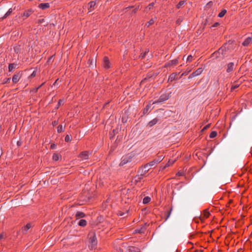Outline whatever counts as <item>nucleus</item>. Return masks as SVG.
Here are the masks:
<instances>
[{"instance_id":"nucleus-10","label":"nucleus","mask_w":252,"mask_h":252,"mask_svg":"<svg viewBox=\"0 0 252 252\" xmlns=\"http://www.w3.org/2000/svg\"><path fill=\"white\" fill-rule=\"evenodd\" d=\"M158 122V119L157 118H156L154 119L153 120H152V121H150L148 123V125L149 127H152L154 125H155Z\"/></svg>"},{"instance_id":"nucleus-51","label":"nucleus","mask_w":252,"mask_h":252,"mask_svg":"<svg viewBox=\"0 0 252 252\" xmlns=\"http://www.w3.org/2000/svg\"><path fill=\"white\" fill-rule=\"evenodd\" d=\"M43 21H44V19H39V20H38V23H42L43 22Z\"/></svg>"},{"instance_id":"nucleus-1","label":"nucleus","mask_w":252,"mask_h":252,"mask_svg":"<svg viewBox=\"0 0 252 252\" xmlns=\"http://www.w3.org/2000/svg\"><path fill=\"white\" fill-rule=\"evenodd\" d=\"M163 159V158L162 156H160L158 157L157 159H155L151 161V162L145 164L144 165V168H150L152 167L153 166L155 165L156 164H158V163H159L160 161H161Z\"/></svg>"},{"instance_id":"nucleus-23","label":"nucleus","mask_w":252,"mask_h":252,"mask_svg":"<svg viewBox=\"0 0 252 252\" xmlns=\"http://www.w3.org/2000/svg\"><path fill=\"white\" fill-rule=\"evenodd\" d=\"M150 201H151V198L149 196H146L143 198V204H148L150 202Z\"/></svg>"},{"instance_id":"nucleus-42","label":"nucleus","mask_w":252,"mask_h":252,"mask_svg":"<svg viewBox=\"0 0 252 252\" xmlns=\"http://www.w3.org/2000/svg\"><path fill=\"white\" fill-rule=\"evenodd\" d=\"M219 23L216 22L211 28H212L217 27L219 25Z\"/></svg>"},{"instance_id":"nucleus-53","label":"nucleus","mask_w":252,"mask_h":252,"mask_svg":"<svg viewBox=\"0 0 252 252\" xmlns=\"http://www.w3.org/2000/svg\"><path fill=\"white\" fill-rule=\"evenodd\" d=\"M57 81V80L54 82V83L53 84V85H55V84H56V83Z\"/></svg>"},{"instance_id":"nucleus-43","label":"nucleus","mask_w":252,"mask_h":252,"mask_svg":"<svg viewBox=\"0 0 252 252\" xmlns=\"http://www.w3.org/2000/svg\"><path fill=\"white\" fill-rule=\"evenodd\" d=\"M189 71H190V70H189V71H185V72H183V73L182 74L181 76H186V75H188V73H189Z\"/></svg>"},{"instance_id":"nucleus-21","label":"nucleus","mask_w":252,"mask_h":252,"mask_svg":"<svg viewBox=\"0 0 252 252\" xmlns=\"http://www.w3.org/2000/svg\"><path fill=\"white\" fill-rule=\"evenodd\" d=\"M143 178V176L137 174L134 177V181L136 182V183H137L138 182H140Z\"/></svg>"},{"instance_id":"nucleus-45","label":"nucleus","mask_w":252,"mask_h":252,"mask_svg":"<svg viewBox=\"0 0 252 252\" xmlns=\"http://www.w3.org/2000/svg\"><path fill=\"white\" fill-rule=\"evenodd\" d=\"M194 77V74H192V73H191L189 76V79H191L192 78Z\"/></svg>"},{"instance_id":"nucleus-44","label":"nucleus","mask_w":252,"mask_h":252,"mask_svg":"<svg viewBox=\"0 0 252 252\" xmlns=\"http://www.w3.org/2000/svg\"><path fill=\"white\" fill-rule=\"evenodd\" d=\"M155 3L154 2L151 3L149 4L148 6L149 9H151L154 6Z\"/></svg>"},{"instance_id":"nucleus-9","label":"nucleus","mask_w":252,"mask_h":252,"mask_svg":"<svg viewBox=\"0 0 252 252\" xmlns=\"http://www.w3.org/2000/svg\"><path fill=\"white\" fill-rule=\"evenodd\" d=\"M79 158L82 159H87L88 158V153L87 152H83L79 155Z\"/></svg>"},{"instance_id":"nucleus-8","label":"nucleus","mask_w":252,"mask_h":252,"mask_svg":"<svg viewBox=\"0 0 252 252\" xmlns=\"http://www.w3.org/2000/svg\"><path fill=\"white\" fill-rule=\"evenodd\" d=\"M21 75L20 73L14 74L12 77V82L14 83H16L20 79Z\"/></svg>"},{"instance_id":"nucleus-7","label":"nucleus","mask_w":252,"mask_h":252,"mask_svg":"<svg viewBox=\"0 0 252 252\" xmlns=\"http://www.w3.org/2000/svg\"><path fill=\"white\" fill-rule=\"evenodd\" d=\"M234 63H229L227 64V67L226 69V71L228 73H230L232 72L234 69Z\"/></svg>"},{"instance_id":"nucleus-50","label":"nucleus","mask_w":252,"mask_h":252,"mask_svg":"<svg viewBox=\"0 0 252 252\" xmlns=\"http://www.w3.org/2000/svg\"><path fill=\"white\" fill-rule=\"evenodd\" d=\"M57 124H58V122H57V121H55L53 122V123H52V124H53V125L54 126H56V125H57Z\"/></svg>"},{"instance_id":"nucleus-14","label":"nucleus","mask_w":252,"mask_h":252,"mask_svg":"<svg viewBox=\"0 0 252 252\" xmlns=\"http://www.w3.org/2000/svg\"><path fill=\"white\" fill-rule=\"evenodd\" d=\"M33 12V11L32 9H28L26 11H25L23 14L22 15L23 16H26L27 17H29L32 13Z\"/></svg>"},{"instance_id":"nucleus-39","label":"nucleus","mask_w":252,"mask_h":252,"mask_svg":"<svg viewBox=\"0 0 252 252\" xmlns=\"http://www.w3.org/2000/svg\"><path fill=\"white\" fill-rule=\"evenodd\" d=\"M64 103V100L63 99H60L58 101V106L62 105Z\"/></svg>"},{"instance_id":"nucleus-13","label":"nucleus","mask_w":252,"mask_h":252,"mask_svg":"<svg viewBox=\"0 0 252 252\" xmlns=\"http://www.w3.org/2000/svg\"><path fill=\"white\" fill-rule=\"evenodd\" d=\"M128 252H141L140 249L137 247L131 246L128 249Z\"/></svg>"},{"instance_id":"nucleus-55","label":"nucleus","mask_w":252,"mask_h":252,"mask_svg":"<svg viewBox=\"0 0 252 252\" xmlns=\"http://www.w3.org/2000/svg\"><path fill=\"white\" fill-rule=\"evenodd\" d=\"M95 251H96V250H97V247H96V246H95Z\"/></svg>"},{"instance_id":"nucleus-57","label":"nucleus","mask_w":252,"mask_h":252,"mask_svg":"<svg viewBox=\"0 0 252 252\" xmlns=\"http://www.w3.org/2000/svg\"><path fill=\"white\" fill-rule=\"evenodd\" d=\"M123 121H125V120H124V118H122Z\"/></svg>"},{"instance_id":"nucleus-32","label":"nucleus","mask_w":252,"mask_h":252,"mask_svg":"<svg viewBox=\"0 0 252 252\" xmlns=\"http://www.w3.org/2000/svg\"><path fill=\"white\" fill-rule=\"evenodd\" d=\"M172 211V208L171 207V208L170 209V210H169V212H168V213H167V215L166 217V219H165V220H167V219L170 217V215H171V214Z\"/></svg>"},{"instance_id":"nucleus-29","label":"nucleus","mask_w":252,"mask_h":252,"mask_svg":"<svg viewBox=\"0 0 252 252\" xmlns=\"http://www.w3.org/2000/svg\"><path fill=\"white\" fill-rule=\"evenodd\" d=\"M225 51V48H224L223 47H221V48H220L219 49V53H221L222 56H224V55H225V53H224Z\"/></svg>"},{"instance_id":"nucleus-35","label":"nucleus","mask_w":252,"mask_h":252,"mask_svg":"<svg viewBox=\"0 0 252 252\" xmlns=\"http://www.w3.org/2000/svg\"><path fill=\"white\" fill-rule=\"evenodd\" d=\"M149 52V50H147V51H146L145 52H143V53H142L141 54V55H140V58H141V59H143L145 58L146 54Z\"/></svg>"},{"instance_id":"nucleus-37","label":"nucleus","mask_w":252,"mask_h":252,"mask_svg":"<svg viewBox=\"0 0 252 252\" xmlns=\"http://www.w3.org/2000/svg\"><path fill=\"white\" fill-rule=\"evenodd\" d=\"M171 64L172 65H176L178 63V59H174L171 61Z\"/></svg>"},{"instance_id":"nucleus-34","label":"nucleus","mask_w":252,"mask_h":252,"mask_svg":"<svg viewBox=\"0 0 252 252\" xmlns=\"http://www.w3.org/2000/svg\"><path fill=\"white\" fill-rule=\"evenodd\" d=\"M53 159L54 160H58L59 159V156L58 154H54L53 156Z\"/></svg>"},{"instance_id":"nucleus-15","label":"nucleus","mask_w":252,"mask_h":252,"mask_svg":"<svg viewBox=\"0 0 252 252\" xmlns=\"http://www.w3.org/2000/svg\"><path fill=\"white\" fill-rule=\"evenodd\" d=\"M31 227L32 225L30 223L27 224L25 226L22 228V232L23 233H26Z\"/></svg>"},{"instance_id":"nucleus-16","label":"nucleus","mask_w":252,"mask_h":252,"mask_svg":"<svg viewBox=\"0 0 252 252\" xmlns=\"http://www.w3.org/2000/svg\"><path fill=\"white\" fill-rule=\"evenodd\" d=\"M90 242L91 243V245L89 247L91 248V249H93L94 248V234L91 235Z\"/></svg>"},{"instance_id":"nucleus-22","label":"nucleus","mask_w":252,"mask_h":252,"mask_svg":"<svg viewBox=\"0 0 252 252\" xmlns=\"http://www.w3.org/2000/svg\"><path fill=\"white\" fill-rule=\"evenodd\" d=\"M16 67V64L15 63H10L8 66V70L9 72L13 71Z\"/></svg>"},{"instance_id":"nucleus-27","label":"nucleus","mask_w":252,"mask_h":252,"mask_svg":"<svg viewBox=\"0 0 252 252\" xmlns=\"http://www.w3.org/2000/svg\"><path fill=\"white\" fill-rule=\"evenodd\" d=\"M217 135V132L216 131H213L210 134L209 137L210 138H214Z\"/></svg>"},{"instance_id":"nucleus-19","label":"nucleus","mask_w":252,"mask_h":252,"mask_svg":"<svg viewBox=\"0 0 252 252\" xmlns=\"http://www.w3.org/2000/svg\"><path fill=\"white\" fill-rule=\"evenodd\" d=\"M252 41L251 37L247 38L243 43V45L245 46H248Z\"/></svg>"},{"instance_id":"nucleus-31","label":"nucleus","mask_w":252,"mask_h":252,"mask_svg":"<svg viewBox=\"0 0 252 252\" xmlns=\"http://www.w3.org/2000/svg\"><path fill=\"white\" fill-rule=\"evenodd\" d=\"M72 139L71 135H66L65 137V141L66 142L70 141Z\"/></svg>"},{"instance_id":"nucleus-38","label":"nucleus","mask_w":252,"mask_h":252,"mask_svg":"<svg viewBox=\"0 0 252 252\" xmlns=\"http://www.w3.org/2000/svg\"><path fill=\"white\" fill-rule=\"evenodd\" d=\"M192 56L191 55H189L188 56L187 58V62L189 63H190L192 60Z\"/></svg>"},{"instance_id":"nucleus-5","label":"nucleus","mask_w":252,"mask_h":252,"mask_svg":"<svg viewBox=\"0 0 252 252\" xmlns=\"http://www.w3.org/2000/svg\"><path fill=\"white\" fill-rule=\"evenodd\" d=\"M103 66L106 69H109L111 67V63L107 57H105L104 58Z\"/></svg>"},{"instance_id":"nucleus-20","label":"nucleus","mask_w":252,"mask_h":252,"mask_svg":"<svg viewBox=\"0 0 252 252\" xmlns=\"http://www.w3.org/2000/svg\"><path fill=\"white\" fill-rule=\"evenodd\" d=\"M78 224L79 226L84 227L86 225L87 221L85 220H83V219L80 220L79 221V222H78Z\"/></svg>"},{"instance_id":"nucleus-6","label":"nucleus","mask_w":252,"mask_h":252,"mask_svg":"<svg viewBox=\"0 0 252 252\" xmlns=\"http://www.w3.org/2000/svg\"><path fill=\"white\" fill-rule=\"evenodd\" d=\"M151 110V104L149 103L147 104L145 108L143 109V115L149 114Z\"/></svg>"},{"instance_id":"nucleus-49","label":"nucleus","mask_w":252,"mask_h":252,"mask_svg":"<svg viewBox=\"0 0 252 252\" xmlns=\"http://www.w3.org/2000/svg\"><path fill=\"white\" fill-rule=\"evenodd\" d=\"M35 74H36V72L35 71H34L32 74H31V76L32 77H34L35 76Z\"/></svg>"},{"instance_id":"nucleus-25","label":"nucleus","mask_w":252,"mask_h":252,"mask_svg":"<svg viewBox=\"0 0 252 252\" xmlns=\"http://www.w3.org/2000/svg\"><path fill=\"white\" fill-rule=\"evenodd\" d=\"M186 2L185 0H182L180 1L177 5H176V8L178 9H179L181 8V7Z\"/></svg>"},{"instance_id":"nucleus-17","label":"nucleus","mask_w":252,"mask_h":252,"mask_svg":"<svg viewBox=\"0 0 252 252\" xmlns=\"http://www.w3.org/2000/svg\"><path fill=\"white\" fill-rule=\"evenodd\" d=\"M176 75H177L176 73H173L171 74L169 76V78L168 79V82H172L173 80H174L176 79Z\"/></svg>"},{"instance_id":"nucleus-24","label":"nucleus","mask_w":252,"mask_h":252,"mask_svg":"<svg viewBox=\"0 0 252 252\" xmlns=\"http://www.w3.org/2000/svg\"><path fill=\"white\" fill-rule=\"evenodd\" d=\"M226 12L227 11L226 9H223L219 13L218 17L220 18L223 17L224 15L226 14Z\"/></svg>"},{"instance_id":"nucleus-52","label":"nucleus","mask_w":252,"mask_h":252,"mask_svg":"<svg viewBox=\"0 0 252 252\" xmlns=\"http://www.w3.org/2000/svg\"><path fill=\"white\" fill-rule=\"evenodd\" d=\"M3 236L2 234H0V240L3 238Z\"/></svg>"},{"instance_id":"nucleus-46","label":"nucleus","mask_w":252,"mask_h":252,"mask_svg":"<svg viewBox=\"0 0 252 252\" xmlns=\"http://www.w3.org/2000/svg\"><path fill=\"white\" fill-rule=\"evenodd\" d=\"M194 77V74H192V73H191L189 76V79H191L192 78Z\"/></svg>"},{"instance_id":"nucleus-56","label":"nucleus","mask_w":252,"mask_h":252,"mask_svg":"<svg viewBox=\"0 0 252 252\" xmlns=\"http://www.w3.org/2000/svg\"><path fill=\"white\" fill-rule=\"evenodd\" d=\"M91 10H91V9H90V10H89V12H90L91 11Z\"/></svg>"},{"instance_id":"nucleus-58","label":"nucleus","mask_w":252,"mask_h":252,"mask_svg":"<svg viewBox=\"0 0 252 252\" xmlns=\"http://www.w3.org/2000/svg\"><path fill=\"white\" fill-rule=\"evenodd\" d=\"M123 121H125V120H124V118H122Z\"/></svg>"},{"instance_id":"nucleus-26","label":"nucleus","mask_w":252,"mask_h":252,"mask_svg":"<svg viewBox=\"0 0 252 252\" xmlns=\"http://www.w3.org/2000/svg\"><path fill=\"white\" fill-rule=\"evenodd\" d=\"M64 129V127H63V125H60L57 127V131H58V132L60 133V132L63 131Z\"/></svg>"},{"instance_id":"nucleus-18","label":"nucleus","mask_w":252,"mask_h":252,"mask_svg":"<svg viewBox=\"0 0 252 252\" xmlns=\"http://www.w3.org/2000/svg\"><path fill=\"white\" fill-rule=\"evenodd\" d=\"M203 69L202 68H198L196 71L193 72L192 73L194 74V77H196L201 74Z\"/></svg>"},{"instance_id":"nucleus-54","label":"nucleus","mask_w":252,"mask_h":252,"mask_svg":"<svg viewBox=\"0 0 252 252\" xmlns=\"http://www.w3.org/2000/svg\"><path fill=\"white\" fill-rule=\"evenodd\" d=\"M10 80V78H8L7 80V82L9 81Z\"/></svg>"},{"instance_id":"nucleus-2","label":"nucleus","mask_w":252,"mask_h":252,"mask_svg":"<svg viewBox=\"0 0 252 252\" xmlns=\"http://www.w3.org/2000/svg\"><path fill=\"white\" fill-rule=\"evenodd\" d=\"M132 157L131 155H127L123 157L122 161L120 163V165L123 166L126 163L130 162L132 160Z\"/></svg>"},{"instance_id":"nucleus-30","label":"nucleus","mask_w":252,"mask_h":252,"mask_svg":"<svg viewBox=\"0 0 252 252\" xmlns=\"http://www.w3.org/2000/svg\"><path fill=\"white\" fill-rule=\"evenodd\" d=\"M154 23V20L152 19L148 22H147L146 24V26L149 27L151 25H153Z\"/></svg>"},{"instance_id":"nucleus-40","label":"nucleus","mask_w":252,"mask_h":252,"mask_svg":"<svg viewBox=\"0 0 252 252\" xmlns=\"http://www.w3.org/2000/svg\"><path fill=\"white\" fill-rule=\"evenodd\" d=\"M182 20H183V19H182V17H180V18H179L177 20V21H176V23H177V24H178V25L180 24H181V23L182 22Z\"/></svg>"},{"instance_id":"nucleus-12","label":"nucleus","mask_w":252,"mask_h":252,"mask_svg":"<svg viewBox=\"0 0 252 252\" xmlns=\"http://www.w3.org/2000/svg\"><path fill=\"white\" fill-rule=\"evenodd\" d=\"M85 216V214L80 211H78L75 214V218H76V220L83 218Z\"/></svg>"},{"instance_id":"nucleus-33","label":"nucleus","mask_w":252,"mask_h":252,"mask_svg":"<svg viewBox=\"0 0 252 252\" xmlns=\"http://www.w3.org/2000/svg\"><path fill=\"white\" fill-rule=\"evenodd\" d=\"M88 5L89 6V9L90 10L91 8H92L94 6V2L91 1L89 3Z\"/></svg>"},{"instance_id":"nucleus-4","label":"nucleus","mask_w":252,"mask_h":252,"mask_svg":"<svg viewBox=\"0 0 252 252\" xmlns=\"http://www.w3.org/2000/svg\"><path fill=\"white\" fill-rule=\"evenodd\" d=\"M149 168H144V166H141L139 168L137 174L144 177L145 174L149 171Z\"/></svg>"},{"instance_id":"nucleus-47","label":"nucleus","mask_w":252,"mask_h":252,"mask_svg":"<svg viewBox=\"0 0 252 252\" xmlns=\"http://www.w3.org/2000/svg\"><path fill=\"white\" fill-rule=\"evenodd\" d=\"M56 147V145L55 144H52L51 145V149H55Z\"/></svg>"},{"instance_id":"nucleus-48","label":"nucleus","mask_w":252,"mask_h":252,"mask_svg":"<svg viewBox=\"0 0 252 252\" xmlns=\"http://www.w3.org/2000/svg\"><path fill=\"white\" fill-rule=\"evenodd\" d=\"M209 215H210V213L208 212H206L205 214V216L206 218H208L209 217Z\"/></svg>"},{"instance_id":"nucleus-3","label":"nucleus","mask_w":252,"mask_h":252,"mask_svg":"<svg viewBox=\"0 0 252 252\" xmlns=\"http://www.w3.org/2000/svg\"><path fill=\"white\" fill-rule=\"evenodd\" d=\"M168 98V95H167L166 94H162L160 96L158 100L153 102V104L164 102V101L167 100Z\"/></svg>"},{"instance_id":"nucleus-28","label":"nucleus","mask_w":252,"mask_h":252,"mask_svg":"<svg viewBox=\"0 0 252 252\" xmlns=\"http://www.w3.org/2000/svg\"><path fill=\"white\" fill-rule=\"evenodd\" d=\"M12 11L13 10H12V8L9 9L8 11L5 13V14L4 15V16L2 18L3 19L6 18L7 17H8L9 15H10L11 14V13H12Z\"/></svg>"},{"instance_id":"nucleus-36","label":"nucleus","mask_w":252,"mask_h":252,"mask_svg":"<svg viewBox=\"0 0 252 252\" xmlns=\"http://www.w3.org/2000/svg\"><path fill=\"white\" fill-rule=\"evenodd\" d=\"M45 84V82L43 83L42 84H41L40 86H39L37 88H36L33 90V92L34 93H36L37 92L38 90L42 86H43Z\"/></svg>"},{"instance_id":"nucleus-41","label":"nucleus","mask_w":252,"mask_h":252,"mask_svg":"<svg viewBox=\"0 0 252 252\" xmlns=\"http://www.w3.org/2000/svg\"><path fill=\"white\" fill-rule=\"evenodd\" d=\"M239 86V84H236V85H233L232 87H231V91L232 90H235V89H237V88H238Z\"/></svg>"},{"instance_id":"nucleus-11","label":"nucleus","mask_w":252,"mask_h":252,"mask_svg":"<svg viewBox=\"0 0 252 252\" xmlns=\"http://www.w3.org/2000/svg\"><path fill=\"white\" fill-rule=\"evenodd\" d=\"M50 6V4L49 3H41L39 4L38 7L41 8V9L44 10L48 8H49Z\"/></svg>"}]
</instances>
